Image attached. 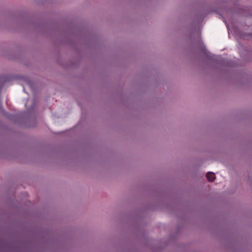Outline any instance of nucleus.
I'll list each match as a JSON object with an SVG mask.
<instances>
[{
	"label": "nucleus",
	"instance_id": "obj_1",
	"mask_svg": "<svg viewBox=\"0 0 252 252\" xmlns=\"http://www.w3.org/2000/svg\"><path fill=\"white\" fill-rule=\"evenodd\" d=\"M206 177H207L208 180L211 182H213L216 178L215 175L213 172H208L206 174Z\"/></svg>",
	"mask_w": 252,
	"mask_h": 252
}]
</instances>
